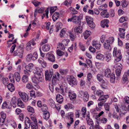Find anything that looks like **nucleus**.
I'll use <instances>...</instances> for the list:
<instances>
[{
  "label": "nucleus",
  "instance_id": "f3484780",
  "mask_svg": "<svg viewBox=\"0 0 129 129\" xmlns=\"http://www.w3.org/2000/svg\"><path fill=\"white\" fill-rule=\"evenodd\" d=\"M107 42L105 41V42L103 44V46L104 48L107 50L108 51H110L111 49V47L110 46V44L109 43H107Z\"/></svg>",
  "mask_w": 129,
  "mask_h": 129
},
{
  "label": "nucleus",
  "instance_id": "79ce46f5",
  "mask_svg": "<svg viewBox=\"0 0 129 129\" xmlns=\"http://www.w3.org/2000/svg\"><path fill=\"white\" fill-rule=\"evenodd\" d=\"M9 78L11 82L12 83L14 82V79L13 74H10L9 76Z\"/></svg>",
  "mask_w": 129,
  "mask_h": 129
},
{
  "label": "nucleus",
  "instance_id": "f8f14e48",
  "mask_svg": "<svg viewBox=\"0 0 129 129\" xmlns=\"http://www.w3.org/2000/svg\"><path fill=\"white\" fill-rule=\"evenodd\" d=\"M125 29L124 28H119V35L120 37L122 39H124L125 36Z\"/></svg>",
  "mask_w": 129,
  "mask_h": 129
},
{
  "label": "nucleus",
  "instance_id": "0e129e2a",
  "mask_svg": "<svg viewBox=\"0 0 129 129\" xmlns=\"http://www.w3.org/2000/svg\"><path fill=\"white\" fill-rule=\"evenodd\" d=\"M110 104L109 103H106L104 105L105 110L108 111L109 110V106Z\"/></svg>",
  "mask_w": 129,
  "mask_h": 129
},
{
  "label": "nucleus",
  "instance_id": "f257e3e1",
  "mask_svg": "<svg viewBox=\"0 0 129 129\" xmlns=\"http://www.w3.org/2000/svg\"><path fill=\"white\" fill-rule=\"evenodd\" d=\"M113 54V56L115 57V63H116L121 60L122 57L120 49H117L116 47L114 48Z\"/></svg>",
  "mask_w": 129,
  "mask_h": 129
},
{
  "label": "nucleus",
  "instance_id": "7c9ffc66",
  "mask_svg": "<svg viewBox=\"0 0 129 129\" xmlns=\"http://www.w3.org/2000/svg\"><path fill=\"white\" fill-rule=\"evenodd\" d=\"M89 67L91 68L90 70L92 72V73L94 74L96 72L95 68L93 66L92 64L91 61L89 60Z\"/></svg>",
  "mask_w": 129,
  "mask_h": 129
},
{
  "label": "nucleus",
  "instance_id": "37998d69",
  "mask_svg": "<svg viewBox=\"0 0 129 129\" xmlns=\"http://www.w3.org/2000/svg\"><path fill=\"white\" fill-rule=\"evenodd\" d=\"M31 126L32 129H37L38 127L37 123L34 124V122L31 123Z\"/></svg>",
  "mask_w": 129,
  "mask_h": 129
},
{
  "label": "nucleus",
  "instance_id": "4468645a",
  "mask_svg": "<svg viewBox=\"0 0 129 129\" xmlns=\"http://www.w3.org/2000/svg\"><path fill=\"white\" fill-rule=\"evenodd\" d=\"M55 90L57 92L61 93L63 95H65V93L64 91L63 86H60L59 87H56Z\"/></svg>",
  "mask_w": 129,
  "mask_h": 129
},
{
  "label": "nucleus",
  "instance_id": "4d7b16f0",
  "mask_svg": "<svg viewBox=\"0 0 129 129\" xmlns=\"http://www.w3.org/2000/svg\"><path fill=\"white\" fill-rule=\"evenodd\" d=\"M103 76L102 75L98 74L97 76V78L100 81H101L103 80Z\"/></svg>",
  "mask_w": 129,
  "mask_h": 129
},
{
  "label": "nucleus",
  "instance_id": "20e7f679",
  "mask_svg": "<svg viewBox=\"0 0 129 129\" xmlns=\"http://www.w3.org/2000/svg\"><path fill=\"white\" fill-rule=\"evenodd\" d=\"M68 22L72 21L75 24H77L81 22V19L80 16L73 15L70 18H69L68 20Z\"/></svg>",
  "mask_w": 129,
  "mask_h": 129
},
{
  "label": "nucleus",
  "instance_id": "a18cd8bd",
  "mask_svg": "<svg viewBox=\"0 0 129 129\" xmlns=\"http://www.w3.org/2000/svg\"><path fill=\"white\" fill-rule=\"evenodd\" d=\"M122 80L124 82H125L128 81V79L127 77V76L125 74V73L123 75Z\"/></svg>",
  "mask_w": 129,
  "mask_h": 129
},
{
  "label": "nucleus",
  "instance_id": "864d4df0",
  "mask_svg": "<svg viewBox=\"0 0 129 129\" xmlns=\"http://www.w3.org/2000/svg\"><path fill=\"white\" fill-rule=\"evenodd\" d=\"M128 5V2L125 1H123L121 2V5L123 8L126 7Z\"/></svg>",
  "mask_w": 129,
  "mask_h": 129
},
{
  "label": "nucleus",
  "instance_id": "c9c22d12",
  "mask_svg": "<svg viewBox=\"0 0 129 129\" xmlns=\"http://www.w3.org/2000/svg\"><path fill=\"white\" fill-rule=\"evenodd\" d=\"M110 77L111 82L112 83L115 82V74L113 73H112Z\"/></svg>",
  "mask_w": 129,
  "mask_h": 129
},
{
  "label": "nucleus",
  "instance_id": "5fc2aeb1",
  "mask_svg": "<svg viewBox=\"0 0 129 129\" xmlns=\"http://www.w3.org/2000/svg\"><path fill=\"white\" fill-rule=\"evenodd\" d=\"M27 109L28 111L30 112L34 113V110L33 107L29 106L27 107Z\"/></svg>",
  "mask_w": 129,
  "mask_h": 129
},
{
  "label": "nucleus",
  "instance_id": "603ef678",
  "mask_svg": "<svg viewBox=\"0 0 129 129\" xmlns=\"http://www.w3.org/2000/svg\"><path fill=\"white\" fill-rule=\"evenodd\" d=\"M42 108L41 109L43 112H47V110L48 108L46 104H44L42 106Z\"/></svg>",
  "mask_w": 129,
  "mask_h": 129
},
{
  "label": "nucleus",
  "instance_id": "a211bd4d",
  "mask_svg": "<svg viewBox=\"0 0 129 129\" xmlns=\"http://www.w3.org/2000/svg\"><path fill=\"white\" fill-rule=\"evenodd\" d=\"M57 102L61 104L63 101V98L62 95L60 94H58L56 97Z\"/></svg>",
  "mask_w": 129,
  "mask_h": 129
},
{
  "label": "nucleus",
  "instance_id": "2f4dec72",
  "mask_svg": "<svg viewBox=\"0 0 129 129\" xmlns=\"http://www.w3.org/2000/svg\"><path fill=\"white\" fill-rule=\"evenodd\" d=\"M69 36L70 37V39L72 41H74L76 37V36L71 31H69Z\"/></svg>",
  "mask_w": 129,
  "mask_h": 129
},
{
  "label": "nucleus",
  "instance_id": "a878e982",
  "mask_svg": "<svg viewBox=\"0 0 129 129\" xmlns=\"http://www.w3.org/2000/svg\"><path fill=\"white\" fill-rule=\"evenodd\" d=\"M62 26V23L59 22L57 23L56 25V31L58 32L59 30L61 29Z\"/></svg>",
  "mask_w": 129,
  "mask_h": 129
},
{
  "label": "nucleus",
  "instance_id": "72a5a7b5",
  "mask_svg": "<svg viewBox=\"0 0 129 129\" xmlns=\"http://www.w3.org/2000/svg\"><path fill=\"white\" fill-rule=\"evenodd\" d=\"M73 106L70 103H68L66 105L64 106V108L67 110H68L69 109L73 108Z\"/></svg>",
  "mask_w": 129,
  "mask_h": 129
},
{
  "label": "nucleus",
  "instance_id": "c756f323",
  "mask_svg": "<svg viewBox=\"0 0 129 129\" xmlns=\"http://www.w3.org/2000/svg\"><path fill=\"white\" fill-rule=\"evenodd\" d=\"M49 116L50 114L48 112H45L44 113L43 117L44 119L47 120L49 118Z\"/></svg>",
  "mask_w": 129,
  "mask_h": 129
},
{
  "label": "nucleus",
  "instance_id": "aec40b11",
  "mask_svg": "<svg viewBox=\"0 0 129 129\" xmlns=\"http://www.w3.org/2000/svg\"><path fill=\"white\" fill-rule=\"evenodd\" d=\"M34 64L32 63H30L25 67V68L27 71L29 72H31L32 71V68Z\"/></svg>",
  "mask_w": 129,
  "mask_h": 129
},
{
  "label": "nucleus",
  "instance_id": "0eeeda50",
  "mask_svg": "<svg viewBox=\"0 0 129 129\" xmlns=\"http://www.w3.org/2000/svg\"><path fill=\"white\" fill-rule=\"evenodd\" d=\"M35 39H33L29 41L26 45V49L28 51H29L32 48L31 47V44L33 46H34L36 45V43L35 42Z\"/></svg>",
  "mask_w": 129,
  "mask_h": 129
},
{
  "label": "nucleus",
  "instance_id": "6e6552de",
  "mask_svg": "<svg viewBox=\"0 0 129 129\" xmlns=\"http://www.w3.org/2000/svg\"><path fill=\"white\" fill-rule=\"evenodd\" d=\"M81 112L82 116L84 118H85L86 120L87 121V123L88 124L89 123V116H88V114H87L86 115H85V114L87 111L86 109V107H83L81 110Z\"/></svg>",
  "mask_w": 129,
  "mask_h": 129
},
{
  "label": "nucleus",
  "instance_id": "dca6fc26",
  "mask_svg": "<svg viewBox=\"0 0 129 129\" xmlns=\"http://www.w3.org/2000/svg\"><path fill=\"white\" fill-rule=\"evenodd\" d=\"M96 58L97 59L103 60L104 59L105 57L104 55L101 53L99 51H97L96 52Z\"/></svg>",
  "mask_w": 129,
  "mask_h": 129
},
{
  "label": "nucleus",
  "instance_id": "2eb2a0df",
  "mask_svg": "<svg viewBox=\"0 0 129 129\" xmlns=\"http://www.w3.org/2000/svg\"><path fill=\"white\" fill-rule=\"evenodd\" d=\"M109 21L107 19H105L101 21V25L103 28H104L105 26L107 27H108L109 25L108 23Z\"/></svg>",
  "mask_w": 129,
  "mask_h": 129
},
{
  "label": "nucleus",
  "instance_id": "7ed1b4c3",
  "mask_svg": "<svg viewBox=\"0 0 129 129\" xmlns=\"http://www.w3.org/2000/svg\"><path fill=\"white\" fill-rule=\"evenodd\" d=\"M67 80L70 85H77V82L75 78L72 76L68 75L67 77Z\"/></svg>",
  "mask_w": 129,
  "mask_h": 129
},
{
  "label": "nucleus",
  "instance_id": "338daca9",
  "mask_svg": "<svg viewBox=\"0 0 129 129\" xmlns=\"http://www.w3.org/2000/svg\"><path fill=\"white\" fill-rule=\"evenodd\" d=\"M8 79L7 78H3L2 81L3 84L5 85H6L8 83Z\"/></svg>",
  "mask_w": 129,
  "mask_h": 129
},
{
  "label": "nucleus",
  "instance_id": "8fccbe9b",
  "mask_svg": "<svg viewBox=\"0 0 129 129\" xmlns=\"http://www.w3.org/2000/svg\"><path fill=\"white\" fill-rule=\"evenodd\" d=\"M83 35L84 39L86 40L89 37V31L86 30L83 33Z\"/></svg>",
  "mask_w": 129,
  "mask_h": 129
},
{
  "label": "nucleus",
  "instance_id": "9d476101",
  "mask_svg": "<svg viewBox=\"0 0 129 129\" xmlns=\"http://www.w3.org/2000/svg\"><path fill=\"white\" fill-rule=\"evenodd\" d=\"M48 59L50 61L54 62L55 61V57L54 55L50 53L47 54Z\"/></svg>",
  "mask_w": 129,
  "mask_h": 129
},
{
  "label": "nucleus",
  "instance_id": "6e6d98bb",
  "mask_svg": "<svg viewBox=\"0 0 129 129\" xmlns=\"http://www.w3.org/2000/svg\"><path fill=\"white\" fill-rule=\"evenodd\" d=\"M65 30V29L63 28L61 30L60 34V36L61 37H63L66 34Z\"/></svg>",
  "mask_w": 129,
  "mask_h": 129
},
{
  "label": "nucleus",
  "instance_id": "393cba45",
  "mask_svg": "<svg viewBox=\"0 0 129 129\" xmlns=\"http://www.w3.org/2000/svg\"><path fill=\"white\" fill-rule=\"evenodd\" d=\"M8 89L11 92H13L15 90V88L13 85L11 83H10L7 85Z\"/></svg>",
  "mask_w": 129,
  "mask_h": 129
},
{
  "label": "nucleus",
  "instance_id": "412c9836",
  "mask_svg": "<svg viewBox=\"0 0 129 129\" xmlns=\"http://www.w3.org/2000/svg\"><path fill=\"white\" fill-rule=\"evenodd\" d=\"M32 80L33 82L36 84H37L39 83V81L42 82L43 81L40 80L37 77V76L35 75V76L32 77Z\"/></svg>",
  "mask_w": 129,
  "mask_h": 129
},
{
  "label": "nucleus",
  "instance_id": "ddd939ff",
  "mask_svg": "<svg viewBox=\"0 0 129 129\" xmlns=\"http://www.w3.org/2000/svg\"><path fill=\"white\" fill-rule=\"evenodd\" d=\"M83 25H80L79 26L75 27L74 28L75 32L77 33H81L83 31Z\"/></svg>",
  "mask_w": 129,
  "mask_h": 129
},
{
  "label": "nucleus",
  "instance_id": "052dcab7",
  "mask_svg": "<svg viewBox=\"0 0 129 129\" xmlns=\"http://www.w3.org/2000/svg\"><path fill=\"white\" fill-rule=\"evenodd\" d=\"M79 46L81 50L83 51H84L85 50V48L83 45L82 43H81V42H80L79 43Z\"/></svg>",
  "mask_w": 129,
  "mask_h": 129
},
{
  "label": "nucleus",
  "instance_id": "4be33fe9",
  "mask_svg": "<svg viewBox=\"0 0 129 129\" xmlns=\"http://www.w3.org/2000/svg\"><path fill=\"white\" fill-rule=\"evenodd\" d=\"M42 49L44 51H48L50 49V46L48 44L44 45L42 47Z\"/></svg>",
  "mask_w": 129,
  "mask_h": 129
},
{
  "label": "nucleus",
  "instance_id": "58836bf2",
  "mask_svg": "<svg viewBox=\"0 0 129 129\" xmlns=\"http://www.w3.org/2000/svg\"><path fill=\"white\" fill-rule=\"evenodd\" d=\"M107 7V5L105 4H104L101 5L99 7V9L100 11L103 10H105Z\"/></svg>",
  "mask_w": 129,
  "mask_h": 129
},
{
  "label": "nucleus",
  "instance_id": "b1692460",
  "mask_svg": "<svg viewBox=\"0 0 129 129\" xmlns=\"http://www.w3.org/2000/svg\"><path fill=\"white\" fill-rule=\"evenodd\" d=\"M14 75L16 81L17 82L20 81L21 79V77L19 73L17 72H15Z\"/></svg>",
  "mask_w": 129,
  "mask_h": 129
},
{
  "label": "nucleus",
  "instance_id": "e433bc0d",
  "mask_svg": "<svg viewBox=\"0 0 129 129\" xmlns=\"http://www.w3.org/2000/svg\"><path fill=\"white\" fill-rule=\"evenodd\" d=\"M122 65L120 63H118L115 64L114 68L116 69H122Z\"/></svg>",
  "mask_w": 129,
  "mask_h": 129
},
{
  "label": "nucleus",
  "instance_id": "de8ad7c7",
  "mask_svg": "<svg viewBox=\"0 0 129 129\" xmlns=\"http://www.w3.org/2000/svg\"><path fill=\"white\" fill-rule=\"evenodd\" d=\"M26 88L29 89H32L33 88V86L31 83H28L26 85Z\"/></svg>",
  "mask_w": 129,
  "mask_h": 129
},
{
  "label": "nucleus",
  "instance_id": "a19ab883",
  "mask_svg": "<svg viewBox=\"0 0 129 129\" xmlns=\"http://www.w3.org/2000/svg\"><path fill=\"white\" fill-rule=\"evenodd\" d=\"M0 114L2 119L1 118V120H4V122L6 118V114L3 111L1 112L0 113Z\"/></svg>",
  "mask_w": 129,
  "mask_h": 129
},
{
  "label": "nucleus",
  "instance_id": "ea45409f",
  "mask_svg": "<svg viewBox=\"0 0 129 129\" xmlns=\"http://www.w3.org/2000/svg\"><path fill=\"white\" fill-rule=\"evenodd\" d=\"M28 76L26 75H24L22 78V82L24 83H26L28 81Z\"/></svg>",
  "mask_w": 129,
  "mask_h": 129
},
{
  "label": "nucleus",
  "instance_id": "680f3d73",
  "mask_svg": "<svg viewBox=\"0 0 129 129\" xmlns=\"http://www.w3.org/2000/svg\"><path fill=\"white\" fill-rule=\"evenodd\" d=\"M59 80L58 79L52 77V82L53 85H55L57 83L58 81Z\"/></svg>",
  "mask_w": 129,
  "mask_h": 129
},
{
  "label": "nucleus",
  "instance_id": "423d86ee",
  "mask_svg": "<svg viewBox=\"0 0 129 129\" xmlns=\"http://www.w3.org/2000/svg\"><path fill=\"white\" fill-rule=\"evenodd\" d=\"M65 91L66 93L68 92L69 96L71 100H73L76 98V95L75 93H74L69 88H66L65 90Z\"/></svg>",
  "mask_w": 129,
  "mask_h": 129
},
{
  "label": "nucleus",
  "instance_id": "13d9d810",
  "mask_svg": "<svg viewBox=\"0 0 129 129\" xmlns=\"http://www.w3.org/2000/svg\"><path fill=\"white\" fill-rule=\"evenodd\" d=\"M26 60L27 61H30L31 60H32V54H28L27 56Z\"/></svg>",
  "mask_w": 129,
  "mask_h": 129
},
{
  "label": "nucleus",
  "instance_id": "3c124183",
  "mask_svg": "<svg viewBox=\"0 0 129 129\" xmlns=\"http://www.w3.org/2000/svg\"><path fill=\"white\" fill-rule=\"evenodd\" d=\"M57 7H51L50 8V13L52 14L56 10Z\"/></svg>",
  "mask_w": 129,
  "mask_h": 129
},
{
  "label": "nucleus",
  "instance_id": "1a4fd4ad",
  "mask_svg": "<svg viewBox=\"0 0 129 129\" xmlns=\"http://www.w3.org/2000/svg\"><path fill=\"white\" fill-rule=\"evenodd\" d=\"M19 94L24 102H26L27 101L28 98L27 95L26 93L24 92L20 91L19 92Z\"/></svg>",
  "mask_w": 129,
  "mask_h": 129
},
{
  "label": "nucleus",
  "instance_id": "49530a36",
  "mask_svg": "<svg viewBox=\"0 0 129 129\" xmlns=\"http://www.w3.org/2000/svg\"><path fill=\"white\" fill-rule=\"evenodd\" d=\"M114 40V38L112 37H111L109 38L108 40H106L105 41L107 42V43L108 42L110 44H111L113 42Z\"/></svg>",
  "mask_w": 129,
  "mask_h": 129
},
{
  "label": "nucleus",
  "instance_id": "f03ea898",
  "mask_svg": "<svg viewBox=\"0 0 129 129\" xmlns=\"http://www.w3.org/2000/svg\"><path fill=\"white\" fill-rule=\"evenodd\" d=\"M42 69L39 68H35L34 72L36 74L35 75L37 76L40 80H43L44 79L43 75L42 73Z\"/></svg>",
  "mask_w": 129,
  "mask_h": 129
},
{
  "label": "nucleus",
  "instance_id": "09e8293b",
  "mask_svg": "<svg viewBox=\"0 0 129 129\" xmlns=\"http://www.w3.org/2000/svg\"><path fill=\"white\" fill-rule=\"evenodd\" d=\"M25 123L26 126L28 127H29L30 125L31 124L30 121L29 120V119L28 118H27V119L25 120Z\"/></svg>",
  "mask_w": 129,
  "mask_h": 129
},
{
  "label": "nucleus",
  "instance_id": "f704fd0d",
  "mask_svg": "<svg viewBox=\"0 0 129 129\" xmlns=\"http://www.w3.org/2000/svg\"><path fill=\"white\" fill-rule=\"evenodd\" d=\"M17 105L18 106L20 107H24L23 103L20 98H18L17 100Z\"/></svg>",
  "mask_w": 129,
  "mask_h": 129
},
{
  "label": "nucleus",
  "instance_id": "69168bd1",
  "mask_svg": "<svg viewBox=\"0 0 129 129\" xmlns=\"http://www.w3.org/2000/svg\"><path fill=\"white\" fill-rule=\"evenodd\" d=\"M50 106L53 108L56 107L54 102L52 100L50 101Z\"/></svg>",
  "mask_w": 129,
  "mask_h": 129
},
{
  "label": "nucleus",
  "instance_id": "5701e85b",
  "mask_svg": "<svg viewBox=\"0 0 129 129\" xmlns=\"http://www.w3.org/2000/svg\"><path fill=\"white\" fill-rule=\"evenodd\" d=\"M59 13L58 12H56L54 13L52 16L53 21H55L57 20L59 18Z\"/></svg>",
  "mask_w": 129,
  "mask_h": 129
},
{
  "label": "nucleus",
  "instance_id": "9b49d317",
  "mask_svg": "<svg viewBox=\"0 0 129 129\" xmlns=\"http://www.w3.org/2000/svg\"><path fill=\"white\" fill-rule=\"evenodd\" d=\"M112 74L111 70L109 68L106 69L104 72V75L106 77L108 78L110 77Z\"/></svg>",
  "mask_w": 129,
  "mask_h": 129
},
{
  "label": "nucleus",
  "instance_id": "774afa93",
  "mask_svg": "<svg viewBox=\"0 0 129 129\" xmlns=\"http://www.w3.org/2000/svg\"><path fill=\"white\" fill-rule=\"evenodd\" d=\"M60 76V75L57 72L55 73L54 75H53V77L59 80Z\"/></svg>",
  "mask_w": 129,
  "mask_h": 129
},
{
  "label": "nucleus",
  "instance_id": "4c0bfd02",
  "mask_svg": "<svg viewBox=\"0 0 129 129\" xmlns=\"http://www.w3.org/2000/svg\"><path fill=\"white\" fill-rule=\"evenodd\" d=\"M89 95L87 92L85 91L84 94V100L85 101H87L88 100Z\"/></svg>",
  "mask_w": 129,
  "mask_h": 129
},
{
  "label": "nucleus",
  "instance_id": "39448f33",
  "mask_svg": "<svg viewBox=\"0 0 129 129\" xmlns=\"http://www.w3.org/2000/svg\"><path fill=\"white\" fill-rule=\"evenodd\" d=\"M53 71L50 70H47L45 72V79L46 81H50L53 74Z\"/></svg>",
  "mask_w": 129,
  "mask_h": 129
},
{
  "label": "nucleus",
  "instance_id": "c85d7f7f",
  "mask_svg": "<svg viewBox=\"0 0 129 129\" xmlns=\"http://www.w3.org/2000/svg\"><path fill=\"white\" fill-rule=\"evenodd\" d=\"M20 48H21V49H20L19 51L18 52L17 55L18 56L19 58H21L23 57V54L24 50L22 47H21Z\"/></svg>",
  "mask_w": 129,
  "mask_h": 129
},
{
  "label": "nucleus",
  "instance_id": "e2e57ef3",
  "mask_svg": "<svg viewBox=\"0 0 129 129\" xmlns=\"http://www.w3.org/2000/svg\"><path fill=\"white\" fill-rule=\"evenodd\" d=\"M30 118L32 121H31V122H34L35 124L37 123V120L35 117L34 116H31L30 117Z\"/></svg>",
  "mask_w": 129,
  "mask_h": 129
},
{
  "label": "nucleus",
  "instance_id": "c03bdc74",
  "mask_svg": "<svg viewBox=\"0 0 129 129\" xmlns=\"http://www.w3.org/2000/svg\"><path fill=\"white\" fill-rule=\"evenodd\" d=\"M104 113V112L103 111H102L99 113L98 115H96V117H95V119L96 120H100V118L99 117H100L101 116H102V115Z\"/></svg>",
  "mask_w": 129,
  "mask_h": 129
},
{
  "label": "nucleus",
  "instance_id": "473e14b6",
  "mask_svg": "<svg viewBox=\"0 0 129 129\" xmlns=\"http://www.w3.org/2000/svg\"><path fill=\"white\" fill-rule=\"evenodd\" d=\"M74 116V114L72 112H69L66 114V118L68 119L73 118Z\"/></svg>",
  "mask_w": 129,
  "mask_h": 129
},
{
  "label": "nucleus",
  "instance_id": "6ab92c4d",
  "mask_svg": "<svg viewBox=\"0 0 129 129\" xmlns=\"http://www.w3.org/2000/svg\"><path fill=\"white\" fill-rule=\"evenodd\" d=\"M93 20V18L89 17V27L92 29L94 28L95 27V24Z\"/></svg>",
  "mask_w": 129,
  "mask_h": 129
},
{
  "label": "nucleus",
  "instance_id": "bf43d9fd",
  "mask_svg": "<svg viewBox=\"0 0 129 129\" xmlns=\"http://www.w3.org/2000/svg\"><path fill=\"white\" fill-rule=\"evenodd\" d=\"M38 56L37 53L36 52H35L34 53L33 55H32V60H36L38 58Z\"/></svg>",
  "mask_w": 129,
  "mask_h": 129
},
{
  "label": "nucleus",
  "instance_id": "bb28decb",
  "mask_svg": "<svg viewBox=\"0 0 129 129\" xmlns=\"http://www.w3.org/2000/svg\"><path fill=\"white\" fill-rule=\"evenodd\" d=\"M109 97L108 95H102L99 98L98 100L99 101H105V100L108 98Z\"/></svg>",
  "mask_w": 129,
  "mask_h": 129
},
{
  "label": "nucleus",
  "instance_id": "cd10ccee",
  "mask_svg": "<svg viewBox=\"0 0 129 129\" xmlns=\"http://www.w3.org/2000/svg\"><path fill=\"white\" fill-rule=\"evenodd\" d=\"M127 108L125 106H122L121 109V113L123 114H125L127 112Z\"/></svg>",
  "mask_w": 129,
  "mask_h": 129
}]
</instances>
